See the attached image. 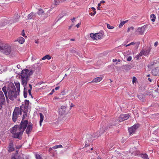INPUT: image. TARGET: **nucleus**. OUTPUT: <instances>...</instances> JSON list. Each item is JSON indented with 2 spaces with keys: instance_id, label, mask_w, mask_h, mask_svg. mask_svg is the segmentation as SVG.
I'll return each instance as SVG.
<instances>
[{
  "instance_id": "60",
  "label": "nucleus",
  "mask_w": 159,
  "mask_h": 159,
  "mask_svg": "<svg viewBox=\"0 0 159 159\" xmlns=\"http://www.w3.org/2000/svg\"><path fill=\"white\" fill-rule=\"evenodd\" d=\"M59 89V86H57V87H56L55 88V89L57 90Z\"/></svg>"
},
{
  "instance_id": "50",
  "label": "nucleus",
  "mask_w": 159,
  "mask_h": 159,
  "mask_svg": "<svg viewBox=\"0 0 159 159\" xmlns=\"http://www.w3.org/2000/svg\"><path fill=\"white\" fill-rule=\"evenodd\" d=\"M132 59V57L131 56H129L127 59V60L128 61H130Z\"/></svg>"
},
{
  "instance_id": "34",
  "label": "nucleus",
  "mask_w": 159,
  "mask_h": 159,
  "mask_svg": "<svg viewBox=\"0 0 159 159\" xmlns=\"http://www.w3.org/2000/svg\"><path fill=\"white\" fill-rule=\"evenodd\" d=\"M51 57L48 55H47L43 57L42 58V60H44L47 59L48 60H49L51 58Z\"/></svg>"
},
{
  "instance_id": "12",
  "label": "nucleus",
  "mask_w": 159,
  "mask_h": 159,
  "mask_svg": "<svg viewBox=\"0 0 159 159\" xmlns=\"http://www.w3.org/2000/svg\"><path fill=\"white\" fill-rule=\"evenodd\" d=\"M139 126V125L138 124H135L131 127H130L128 129L129 134L130 135L132 133H134L135 131V130Z\"/></svg>"
},
{
  "instance_id": "59",
  "label": "nucleus",
  "mask_w": 159,
  "mask_h": 159,
  "mask_svg": "<svg viewBox=\"0 0 159 159\" xmlns=\"http://www.w3.org/2000/svg\"><path fill=\"white\" fill-rule=\"evenodd\" d=\"M140 57V56H139V54L138 55H137L136 56V57L137 58V59H138L139 58V57Z\"/></svg>"
},
{
  "instance_id": "64",
  "label": "nucleus",
  "mask_w": 159,
  "mask_h": 159,
  "mask_svg": "<svg viewBox=\"0 0 159 159\" xmlns=\"http://www.w3.org/2000/svg\"><path fill=\"white\" fill-rule=\"evenodd\" d=\"M74 25V24H72L71 26H70L69 28V29H70L72 26Z\"/></svg>"
},
{
  "instance_id": "10",
  "label": "nucleus",
  "mask_w": 159,
  "mask_h": 159,
  "mask_svg": "<svg viewBox=\"0 0 159 159\" xmlns=\"http://www.w3.org/2000/svg\"><path fill=\"white\" fill-rule=\"evenodd\" d=\"M19 113V108L16 107L12 114V120L15 122L18 118Z\"/></svg>"
},
{
  "instance_id": "61",
  "label": "nucleus",
  "mask_w": 159,
  "mask_h": 159,
  "mask_svg": "<svg viewBox=\"0 0 159 159\" xmlns=\"http://www.w3.org/2000/svg\"><path fill=\"white\" fill-rule=\"evenodd\" d=\"M25 33L24 32V30H23V32H22V35L23 36H24V35H25Z\"/></svg>"
},
{
  "instance_id": "63",
  "label": "nucleus",
  "mask_w": 159,
  "mask_h": 159,
  "mask_svg": "<svg viewBox=\"0 0 159 159\" xmlns=\"http://www.w3.org/2000/svg\"><path fill=\"white\" fill-rule=\"evenodd\" d=\"M117 61V60L116 59H113L112 60V61L113 62H116V61Z\"/></svg>"
},
{
  "instance_id": "14",
  "label": "nucleus",
  "mask_w": 159,
  "mask_h": 159,
  "mask_svg": "<svg viewBox=\"0 0 159 159\" xmlns=\"http://www.w3.org/2000/svg\"><path fill=\"white\" fill-rule=\"evenodd\" d=\"M39 16L36 14V13L32 12L28 15V19L29 20L33 19L36 20L38 19Z\"/></svg>"
},
{
  "instance_id": "58",
  "label": "nucleus",
  "mask_w": 159,
  "mask_h": 159,
  "mask_svg": "<svg viewBox=\"0 0 159 159\" xmlns=\"http://www.w3.org/2000/svg\"><path fill=\"white\" fill-rule=\"evenodd\" d=\"M80 25V23H79L76 25L75 26L77 28H78Z\"/></svg>"
},
{
  "instance_id": "6",
  "label": "nucleus",
  "mask_w": 159,
  "mask_h": 159,
  "mask_svg": "<svg viewBox=\"0 0 159 159\" xmlns=\"http://www.w3.org/2000/svg\"><path fill=\"white\" fill-rule=\"evenodd\" d=\"M36 14L39 16L38 19L41 18L42 19H44L48 16V15L44 13V11L41 9H39L38 11L36 13Z\"/></svg>"
},
{
  "instance_id": "8",
  "label": "nucleus",
  "mask_w": 159,
  "mask_h": 159,
  "mask_svg": "<svg viewBox=\"0 0 159 159\" xmlns=\"http://www.w3.org/2000/svg\"><path fill=\"white\" fill-rule=\"evenodd\" d=\"M28 124V121L27 120H21L19 128V131H20L22 129H23L22 131L24 132Z\"/></svg>"
},
{
  "instance_id": "24",
  "label": "nucleus",
  "mask_w": 159,
  "mask_h": 159,
  "mask_svg": "<svg viewBox=\"0 0 159 159\" xmlns=\"http://www.w3.org/2000/svg\"><path fill=\"white\" fill-rule=\"evenodd\" d=\"M70 51L72 52L75 53L76 54L78 55H80L81 54L80 52L79 51L76 50V48H72L70 50Z\"/></svg>"
},
{
  "instance_id": "5",
  "label": "nucleus",
  "mask_w": 159,
  "mask_h": 159,
  "mask_svg": "<svg viewBox=\"0 0 159 159\" xmlns=\"http://www.w3.org/2000/svg\"><path fill=\"white\" fill-rule=\"evenodd\" d=\"M107 129H108V128H107L106 127L104 128H101L99 131H98L95 134H93V135L94 138L95 139L98 138Z\"/></svg>"
},
{
  "instance_id": "47",
  "label": "nucleus",
  "mask_w": 159,
  "mask_h": 159,
  "mask_svg": "<svg viewBox=\"0 0 159 159\" xmlns=\"http://www.w3.org/2000/svg\"><path fill=\"white\" fill-rule=\"evenodd\" d=\"M135 44V43L134 42H132L130 43L129 44L126 45V47H127V46H130V45H133L134 44Z\"/></svg>"
},
{
  "instance_id": "22",
  "label": "nucleus",
  "mask_w": 159,
  "mask_h": 159,
  "mask_svg": "<svg viewBox=\"0 0 159 159\" xmlns=\"http://www.w3.org/2000/svg\"><path fill=\"white\" fill-rule=\"evenodd\" d=\"M151 47H148L145 50H144V56H147L149 54V52L151 49Z\"/></svg>"
},
{
  "instance_id": "43",
  "label": "nucleus",
  "mask_w": 159,
  "mask_h": 159,
  "mask_svg": "<svg viewBox=\"0 0 159 159\" xmlns=\"http://www.w3.org/2000/svg\"><path fill=\"white\" fill-rule=\"evenodd\" d=\"M137 80V79L135 77H133L132 80V83L133 84H134V83L136 82V80Z\"/></svg>"
},
{
  "instance_id": "17",
  "label": "nucleus",
  "mask_w": 159,
  "mask_h": 159,
  "mask_svg": "<svg viewBox=\"0 0 159 159\" xmlns=\"http://www.w3.org/2000/svg\"><path fill=\"white\" fill-rule=\"evenodd\" d=\"M27 128L25 131L26 133L28 134H29L33 128V125L30 122L27 125Z\"/></svg>"
},
{
  "instance_id": "39",
  "label": "nucleus",
  "mask_w": 159,
  "mask_h": 159,
  "mask_svg": "<svg viewBox=\"0 0 159 159\" xmlns=\"http://www.w3.org/2000/svg\"><path fill=\"white\" fill-rule=\"evenodd\" d=\"M144 50H142V51L140 52L139 53V56L140 57L142 56L143 55H144Z\"/></svg>"
},
{
  "instance_id": "9",
  "label": "nucleus",
  "mask_w": 159,
  "mask_h": 159,
  "mask_svg": "<svg viewBox=\"0 0 159 159\" xmlns=\"http://www.w3.org/2000/svg\"><path fill=\"white\" fill-rule=\"evenodd\" d=\"M147 27V25H146L141 27L138 28L136 31V34L138 35L143 34Z\"/></svg>"
},
{
  "instance_id": "13",
  "label": "nucleus",
  "mask_w": 159,
  "mask_h": 159,
  "mask_svg": "<svg viewBox=\"0 0 159 159\" xmlns=\"http://www.w3.org/2000/svg\"><path fill=\"white\" fill-rule=\"evenodd\" d=\"M130 116L127 114H121L119 117L118 122H120L128 119Z\"/></svg>"
},
{
  "instance_id": "53",
  "label": "nucleus",
  "mask_w": 159,
  "mask_h": 159,
  "mask_svg": "<svg viewBox=\"0 0 159 159\" xmlns=\"http://www.w3.org/2000/svg\"><path fill=\"white\" fill-rule=\"evenodd\" d=\"M29 87L30 88V89L28 90H31L32 89V85L31 84H29Z\"/></svg>"
},
{
  "instance_id": "31",
  "label": "nucleus",
  "mask_w": 159,
  "mask_h": 159,
  "mask_svg": "<svg viewBox=\"0 0 159 159\" xmlns=\"http://www.w3.org/2000/svg\"><path fill=\"white\" fill-rule=\"evenodd\" d=\"M24 104H23L21 106H20V108H19V113L20 115L22 114V111H23V108H24Z\"/></svg>"
},
{
  "instance_id": "44",
  "label": "nucleus",
  "mask_w": 159,
  "mask_h": 159,
  "mask_svg": "<svg viewBox=\"0 0 159 159\" xmlns=\"http://www.w3.org/2000/svg\"><path fill=\"white\" fill-rule=\"evenodd\" d=\"M134 28L133 27H131L128 28V31H131V30H133Z\"/></svg>"
},
{
  "instance_id": "19",
  "label": "nucleus",
  "mask_w": 159,
  "mask_h": 159,
  "mask_svg": "<svg viewBox=\"0 0 159 159\" xmlns=\"http://www.w3.org/2000/svg\"><path fill=\"white\" fill-rule=\"evenodd\" d=\"M152 74L155 76H159V67H157L153 69L152 71Z\"/></svg>"
},
{
  "instance_id": "42",
  "label": "nucleus",
  "mask_w": 159,
  "mask_h": 159,
  "mask_svg": "<svg viewBox=\"0 0 159 159\" xmlns=\"http://www.w3.org/2000/svg\"><path fill=\"white\" fill-rule=\"evenodd\" d=\"M20 127V125H16L13 127V128H14L15 129H17L19 131V128Z\"/></svg>"
},
{
  "instance_id": "11",
  "label": "nucleus",
  "mask_w": 159,
  "mask_h": 159,
  "mask_svg": "<svg viewBox=\"0 0 159 159\" xmlns=\"http://www.w3.org/2000/svg\"><path fill=\"white\" fill-rule=\"evenodd\" d=\"M118 122V120L117 119L110 120L108 125L106 127L108 128V129L111 128L113 126H115L117 125Z\"/></svg>"
},
{
  "instance_id": "56",
  "label": "nucleus",
  "mask_w": 159,
  "mask_h": 159,
  "mask_svg": "<svg viewBox=\"0 0 159 159\" xmlns=\"http://www.w3.org/2000/svg\"><path fill=\"white\" fill-rule=\"evenodd\" d=\"M75 18L74 17L71 19V20L72 22V23H74V22L75 21Z\"/></svg>"
},
{
  "instance_id": "41",
  "label": "nucleus",
  "mask_w": 159,
  "mask_h": 159,
  "mask_svg": "<svg viewBox=\"0 0 159 159\" xmlns=\"http://www.w3.org/2000/svg\"><path fill=\"white\" fill-rule=\"evenodd\" d=\"M17 130V129H15L14 128H13V129L11 131V132L12 134L16 132V131Z\"/></svg>"
},
{
  "instance_id": "2",
  "label": "nucleus",
  "mask_w": 159,
  "mask_h": 159,
  "mask_svg": "<svg viewBox=\"0 0 159 159\" xmlns=\"http://www.w3.org/2000/svg\"><path fill=\"white\" fill-rule=\"evenodd\" d=\"M7 91L8 94V98L13 101L14 98H16L17 96V91L13 83L10 84L7 88Z\"/></svg>"
},
{
  "instance_id": "52",
  "label": "nucleus",
  "mask_w": 159,
  "mask_h": 159,
  "mask_svg": "<svg viewBox=\"0 0 159 159\" xmlns=\"http://www.w3.org/2000/svg\"><path fill=\"white\" fill-rule=\"evenodd\" d=\"M54 91H55L54 89H52V90L51 92L49 94V95H51L53 93H54Z\"/></svg>"
},
{
  "instance_id": "26",
  "label": "nucleus",
  "mask_w": 159,
  "mask_h": 159,
  "mask_svg": "<svg viewBox=\"0 0 159 159\" xmlns=\"http://www.w3.org/2000/svg\"><path fill=\"white\" fill-rule=\"evenodd\" d=\"M0 101H5V99L3 92L0 91Z\"/></svg>"
},
{
  "instance_id": "27",
  "label": "nucleus",
  "mask_w": 159,
  "mask_h": 159,
  "mask_svg": "<svg viewBox=\"0 0 159 159\" xmlns=\"http://www.w3.org/2000/svg\"><path fill=\"white\" fill-rule=\"evenodd\" d=\"M15 84L17 88L18 94L19 95L20 91V84L19 82H15Z\"/></svg>"
},
{
  "instance_id": "18",
  "label": "nucleus",
  "mask_w": 159,
  "mask_h": 159,
  "mask_svg": "<svg viewBox=\"0 0 159 159\" xmlns=\"http://www.w3.org/2000/svg\"><path fill=\"white\" fill-rule=\"evenodd\" d=\"M13 141L11 140L10 141V143H9V145L8 146L9 149L8 151L9 152H11L14 151L15 149L13 146Z\"/></svg>"
},
{
  "instance_id": "28",
  "label": "nucleus",
  "mask_w": 159,
  "mask_h": 159,
  "mask_svg": "<svg viewBox=\"0 0 159 159\" xmlns=\"http://www.w3.org/2000/svg\"><path fill=\"white\" fill-rule=\"evenodd\" d=\"M20 17L18 15V14H16L14 16V19L13 20V21L11 22V23H14L15 22H17L18 21V19Z\"/></svg>"
},
{
  "instance_id": "15",
  "label": "nucleus",
  "mask_w": 159,
  "mask_h": 159,
  "mask_svg": "<svg viewBox=\"0 0 159 159\" xmlns=\"http://www.w3.org/2000/svg\"><path fill=\"white\" fill-rule=\"evenodd\" d=\"M66 108L65 106H61L59 109V115L61 116H63L66 114Z\"/></svg>"
},
{
  "instance_id": "36",
  "label": "nucleus",
  "mask_w": 159,
  "mask_h": 159,
  "mask_svg": "<svg viewBox=\"0 0 159 159\" xmlns=\"http://www.w3.org/2000/svg\"><path fill=\"white\" fill-rule=\"evenodd\" d=\"M40 115V121L41 122H42L43 120L44 116L43 114L41 113H39Z\"/></svg>"
},
{
  "instance_id": "49",
  "label": "nucleus",
  "mask_w": 159,
  "mask_h": 159,
  "mask_svg": "<svg viewBox=\"0 0 159 159\" xmlns=\"http://www.w3.org/2000/svg\"><path fill=\"white\" fill-rule=\"evenodd\" d=\"M31 90H28V93H29V95L31 96V98H33V96L31 94Z\"/></svg>"
},
{
  "instance_id": "3",
  "label": "nucleus",
  "mask_w": 159,
  "mask_h": 159,
  "mask_svg": "<svg viewBox=\"0 0 159 159\" xmlns=\"http://www.w3.org/2000/svg\"><path fill=\"white\" fill-rule=\"evenodd\" d=\"M0 47V52L6 55L9 54L11 51V47L7 44L2 43Z\"/></svg>"
},
{
  "instance_id": "38",
  "label": "nucleus",
  "mask_w": 159,
  "mask_h": 159,
  "mask_svg": "<svg viewBox=\"0 0 159 159\" xmlns=\"http://www.w3.org/2000/svg\"><path fill=\"white\" fill-rule=\"evenodd\" d=\"M35 158L36 159H42L40 156L38 154H36L35 155Z\"/></svg>"
},
{
  "instance_id": "40",
  "label": "nucleus",
  "mask_w": 159,
  "mask_h": 159,
  "mask_svg": "<svg viewBox=\"0 0 159 159\" xmlns=\"http://www.w3.org/2000/svg\"><path fill=\"white\" fill-rule=\"evenodd\" d=\"M107 28L110 29H112L114 28V27L113 26L110 25L108 24H107Z\"/></svg>"
},
{
  "instance_id": "29",
  "label": "nucleus",
  "mask_w": 159,
  "mask_h": 159,
  "mask_svg": "<svg viewBox=\"0 0 159 159\" xmlns=\"http://www.w3.org/2000/svg\"><path fill=\"white\" fill-rule=\"evenodd\" d=\"M11 159H20V155H16V154H15L14 156H11Z\"/></svg>"
},
{
  "instance_id": "25",
  "label": "nucleus",
  "mask_w": 159,
  "mask_h": 159,
  "mask_svg": "<svg viewBox=\"0 0 159 159\" xmlns=\"http://www.w3.org/2000/svg\"><path fill=\"white\" fill-rule=\"evenodd\" d=\"M102 80V78L100 77H97L93 79L91 82H98L101 81Z\"/></svg>"
},
{
  "instance_id": "1",
  "label": "nucleus",
  "mask_w": 159,
  "mask_h": 159,
  "mask_svg": "<svg viewBox=\"0 0 159 159\" xmlns=\"http://www.w3.org/2000/svg\"><path fill=\"white\" fill-rule=\"evenodd\" d=\"M34 71L32 70H29L28 69H25L22 70L21 73L18 74L20 76L21 84L24 87V97L26 98L27 95V89L25 88L29 80V77L32 75Z\"/></svg>"
},
{
  "instance_id": "48",
  "label": "nucleus",
  "mask_w": 159,
  "mask_h": 159,
  "mask_svg": "<svg viewBox=\"0 0 159 159\" xmlns=\"http://www.w3.org/2000/svg\"><path fill=\"white\" fill-rule=\"evenodd\" d=\"M124 66H125L126 68H128L129 69H130V68H131V66L129 65H125Z\"/></svg>"
},
{
  "instance_id": "20",
  "label": "nucleus",
  "mask_w": 159,
  "mask_h": 159,
  "mask_svg": "<svg viewBox=\"0 0 159 159\" xmlns=\"http://www.w3.org/2000/svg\"><path fill=\"white\" fill-rule=\"evenodd\" d=\"M7 87L6 86H4L2 88V90L4 92L5 95V96L6 100L7 102L8 101V98L7 96Z\"/></svg>"
},
{
  "instance_id": "33",
  "label": "nucleus",
  "mask_w": 159,
  "mask_h": 159,
  "mask_svg": "<svg viewBox=\"0 0 159 159\" xmlns=\"http://www.w3.org/2000/svg\"><path fill=\"white\" fill-rule=\"evenodd\" d=\"M151 20L152 22H154L155 21L156 19V16L154 14H152L150 16Z\"/></svg>"
},
{
  "instance_id": "51",
  "label": "nucleus",
  "mask_w": 159,
  "mask_h": 159,
  "mask_svg": "<svg viewBox=\"0 0 159 159\" xmlns=\"http://www.w3.org/2000/svg\"><path fill=\"white\" fill-rule=\"evenodd\" d=\"M63 16H61V15H60L58 16V18L57 20V21L59 20H60L63 17Z\"/></svg>"
},
{
  "instance_id": "16",
  "label": "nucleus",
  "mask_w": 159,
  "mask_h": 159,
  "mask_svg": "<svg viewBox=\"0 0 159 159\" xmlns=\"http://www.w3.org/2000/svg\"><path fill=\"white\" fill-rule=\"evenodd\" d=\"M23 131H20L18 132H16L13 133V137L16 139H21L22 137H20V135L22 136V135L23 133Z\"/></svg>"
},
{
  "instance_id": "55",
  "label": "nucleus",
  "mask_w": 159,
  "mask_h": 159,
  "mask_svg": "<svg viewBox=\"0 0 159 159\" xmlns=\"http://www.w3.org/2000/svg\"><path fill=\"white\" fill-rule=\"evenodd\" d=\"M17 40H24V39L22 37H19Z\"/></svg>"
},
{
  "instance_id": "54",
  "label": "nucleus",
  "mask_w": 159,
  "mask_h": 159,
  "mask_svg": "<svg viewBox=\"0 0 159 159\" xmlns=\"http://www.w3.org/2000/svg\"><path fill=\"white\" fill-rule=\"evenodd\" d=\"M56 147H57V148H62V146L60 144V145H57V146H56Z\"/></svg>"
},
{
  "instance_id": "4",
  "label": "nucleus",
  "mask_w": 159,
  "mask_h": 159,
  "mask_svg": "<svg viewBox=\"0 0 159 159\" xmlns=\"http://www.w3.org/2000/svg\"><path fill=\"white\" fill-rule=\"evenodd\" d=\"M104 33L103 30H100L98 33L93 34L91 33L90 35L91 39L93 40L102 39L104 36Z\"/></svg>"
},
{
  "instance_id": "57",
  "label": "nucleus",
  "mask_w": 159,
  "mask_h": 159,
  "mask_svg": "<svg viewBox=\"0 0 159 159\" xmlns=\"http://www.w3.org/2000/svg\"><path fill=\"white\" fill-rule=\"evenodd\" d=\"M158 42L157 41L156 42L154 43V46L156 47H157L158 45Z\"/></svg>"
},
{
  "instance_id": "35",
  "label": "nucleus",
  "mask_w": 159,
  "mask_h": 159,
  "mask_svg": "<svg viewBox=\"0 0 159 159\" xmlns=\"http://www.w3.org/2000/svg\"><path fill=\"white\" fill-rule=\"evenodd\" d=\"M128 21V20H126L125 21H123L122 22H121L120 24L119 27L120 28L122 27L123 25L126 23Z\"/></svg>"
},
{
  "instance_id": "23",
  "label": "nucleus",
  "mask_w": 159,
  "mask_h": 159,
  "mask_svg": "<svg viewBox=\"0 0 159 159\" xmlns=\"http://www.w3.org/2000/svg\"><path fill=\"white\" fill-rule=\"evenodd\" d=\"M138 98L142 101H144L145 100V95L142 93H140L137 95Z\"/></svg>"
},
{
  "instance_id": "32",
  "label": "nucleus",
  "mask_w": 159,
  "mask_h": 159,
  "mask_svg": "<svg viewBox=\"0 0 159 159\" xmlns=\"http://www.w3.org/2000/svg\"><path fill=\"white\" fill-rule=\"evenodd\" d=\"M23 112L24 113V114L23 115L22 118V120H24V119L25 118V117L27 116V113L28 112V111H26L25 110H24Z\"/></svg>"
},
{
  "instance_id": "30",
  "label": "nucleus",
  "mask_w": 159,
  "mask_h": 159,
  "mask_svg": "<svg viewBox=\"0 0 159 159\" xmlns=\"http://www.w3.org/2000/svg\"><path fill=\"white\" fill-rule=\"evenodd\" d=\"M140 155V157L143 159H149L147 154H141Z\"/></svg>"
},
{
  "instance_id": "21",
  "label": "nucleus",
  "mask_w": 159,
  "mask_h": 159,
  "mask_svg": "<svg viewBox=\"0 0 159 159\" xmlns=\"http://www.w3.org/2000/svg\"><path fill=\"white\" fill-rule=\"evenodd\" d=\"M25 105L24 107V110L28 111V106L29 104V101L28 100H25Z\"/></svg>"
},
{
  "instance_id": "46",
  "label": "nucleus",
  "mask_w": 159,
  "mask_h": 159,
  "mask_svg": "<svg viewBox=\"0 0 159 159\" xmlns=\"http://www.w3.org/2000/svg\"><path fill=\"white\" fill-rule=\"evenodd\" d=\"M15 41H18L19 43L22 44L24 43L25 40H15Z\"/></svg>"
},
{
  "instance_id": "62",
  "label": "nucleus",
  "mask_w": 159,
  "mask_h": 159,
  "mask_svg": "<svg viewBox=\"0 0 159 159\" xmlns=\"http://www.w3.org/2000/svg\"><path fill=\"white\" fill-rule=\"evenodd\" d=\"M105 1H103V0H102L101 1H100V3L102 4V3H104L105 2Z\"/></svg>"
},
{
  "instance_id": "45",
  "label": "nucleus",
  "mask_w": 159,
  "mask_h": 159,
  "mask_svg": "<svg viewBox=\"0 0 159 159\" xmlns=\"http://www.w3.org/2000/svg\"><path fill=\"white\" fill-rule=\"evenodd\" d=\"M91 9L93 10V15H95L96 13L95 8L94 7H92L91 8Z\"/></svg>"
},
{
  "instance_id": "37",
  "label": "nucleus",
  "mask_w": 159,
  "mask_h": 159,
  "mask_svg": "<svg viewBox=\"0 0 159 159\" xmlns=\"http://www.w3.org/2000/svg\"><path fill=\"white\" fill-rule=\"evenodd\" d=\"M5 103V101H0V110H1L2 108V106L4 105V103Z\"/></svg>"
},
{
  "instance_id": "7",
  "label": "nucleus",
  "mask_w": 159,
  "mask_h": 159,
  "mask_svg": "<svg viewBox=\"0 0 159 159\" xmlns=\"http://www.w3.org/2000/svg\"><path fill=\"white\" fill-rule=\"evenodd\" d=\"M94 138L93 135L88 134L86 135V140L85 141V145L84 147H87L90 145V143L92 140V139Z\"/></svg>"
}]
</instances>
